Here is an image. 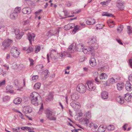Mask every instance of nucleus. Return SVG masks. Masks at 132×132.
Here are the masks:
<instances>
[{"label":"nucleus","mask_w":132,"mask_h":132,"mask_svg":"<svg viewBox=\"0 0 132 132\" xmlns=\"http://www.w3.org/2000/svg\"><path fill=\"white\" fill-rule=\"evenodd\" d=\"M83 120L85 122L87 126L88 127V124L89 122L88 119H87V118L84 119Z\"/></svg>","instance_id":"nucleus-50"},{"label":"nucleus","mask_w":132,"mask_h":132,"mask_svg":"<svg viewBox=\"0 0 132 132\" xmlns=\"http://www.w3.org/2000/svg\"><path fill=\"white\" fill-rule=\"evenodd\" d=\"M117 42L120 44L122 45L123 44L121 40L120 39H116Z\"/></svg>","instance_id":"nucleus-63"},{"label":"nucleus","mask_w":132,"mask_h":132,"mask_svg":"<svg viewBox=\"0 0 132 132\" xmlns=\"http://www.w3.org/2000/svg\"><path fill=\"white\" fill-rule=\"evenodd\" d=\"M22 11L24 14H29L31 11V8L28 7H24L22 9Z\"/></svg>","instance_id":"nucleus-15"},{"label":"nucleus","mask_w":132,"mask_h":132,"mask_svg":"<svg viewBox=\"0 0 132 132\" xmlns=\"http://www.w3.org/2000/svg\"><path fill=\"white\" fill-rule=\"evenodd\" d=\"M23 111L25 113H29L32 112V109L29 106L24 107L23 108Z\"/></svg>","instance_id":"nucleus-23"},{"label":"nucleus","mask_w":132,"mask_h":132,"mask_svg":"<svg viewBox=\"0 0 132 132\" xmlns=\"http://www.w3.org/2000/svg\"><path fill=\"white\" fill-rule=\"evenodd\" d=\"M10 99V97L8 96H6L3 98V101L4 102H7L9 101Z\"/></svg>","instance_id":"nucleus-33"},{"label":"nucleus","mask_w":132,"mask_h":132,"mask_svg":"<svg viewBox=\"0 0 132 132\" xmlns=\"http://www.w3.org/2000/svg\"><path fill=\"white\" fill-rule=\"evenodd\" d=\"M108 128L110 130H113L115 129V127L112 125H110L108 127Z\"/></svg>","instance_id":"nucleus-39"},{"label":"nucleus","mask_w":132,"mask_h":132,"mask_svg":"<svg viewBox=\"0 0 132 132\" xmlns=\"http://www.w3.org/2000/svg\"><path fill=\"white\" fill-rule=\"evenodd\" d=\"M10 53L12 56L15 58L18 57L20 54L19 48L14 46L12 47Z\"/></svg>","instance_id":"nucleus-3"},{"label":"nucleus","mask_w":132,"mask_h":132,"mask_svg":"<svg viewBox=\"0 0 132 132\" xmlns=\"http://www.w3.org/2000/svg\"><path fill=\"white\" fill-rule=\"evenodd\" d=\"M18 16L17 13L14 12H11L10 14V18L12 20H14L16 19Z\"/></svg>","instance_id":"nucleus-21"},{"label":"nucleus","mask_w":132,"mask_h":132,"mask_svg":"<svg viewBox=\"0 0 132 132\" xmlns=\"http://www.w3.org/2000/svg\"><path fill=\"white\" fill-rule=\"evenodd\" d=\"M128 79L129 81H132V74H131L129 76Z\"/></svg>","instance_id":"nucleus-59"},{"label":"nucleus","mask_w":132,"mask_h":132,"mask_svg":"<svg viewBox=\"0 0 132 132\" xmlns=\"http://www.w3.org/2000/svg\"><path fill=\"white\" fill-rule=\"evenodd\" d=\"M29 59L30 63V66H32L34 64V61L31 58H29Z\"/></svg>","instance_id":"nucleus-44"},{"label":"nucleus","mask_w":132,"mask_h":132,"mask_svg":"<svg viewBox=\"0 0 132 132\" xmlns=\"http://www.w3.org/2000/svg\"><path fill=\"white\" fill-rule=\"evenodd\" d=\"M117 87L118 90H122L124 86V84L123 83H119L117 84Z\"/></svg>","instance_id":"nucleus-24"},{"label":"nucleus","mask_w":132,"mask_h":132,"mask_svg":"<svg viewBox=\"0 0 132 132\" xmlns=\"http://www.w3.org/2000/svg\"><path fill=\"white\" fill-rule=\"evenodd\" d=\"M129 65L131 68H132V59L129 60Z\"/></svg>","instance_id":"nucleus-48"},{"label":"nucleus","mask_w":132,"mask_h":132,"mask_svg":"<svg viewBox=\"0 0 132 132\" xmlns=\"http://www.w3.org/2000/svg\"><path fill=\"white\" fill-rule=\"evenodd\" d=\"M60 28H58L55 31H54V33L55 34L58 35L59 32L60 31L59 29H60Z\"/></svg>","instance_id":"nucleus-52"},{"label":"nucleus","mask_w":132,"mask_h":132,"mask_svg":"<svg viewBox=\"0 0 132 132\" xmlns=\"http://www.w3.org/2000/svg\"><path fill=\"white\" fill-rule=\"evenodd\" d=\"M6 81L5 80H3L0 81V87L3 86L6 84Z\"/></svg>","instance_id":"nucleus-40"},{"label":"nucleus","mask_w":132,"mask_h":132,"mask_svg":"<svg viewBox=\"0 0 132 132\" xmlns=\"http://www.w3.org/2000/svg\"><path fill=\"white\" fill-rule=\"evenodd\" d=\"M6 90L7 93H9L10 94H14V91L12 89L13 88V86L9 85H7L6 87Z\"/></svg>","instance_id":"nucleus-14"},{"label":"nucleus","mask_w":132,"mask_h":132,"mask_svg":"<svg viewBox=\"0 0 132 132\" xmlns=\"http://www.w3.org/2000/svg\"><path fill=\"white\" fill-rule=\"evenodd\" d=\"M109 80L110 83H113L115 82L114 79L112 78L110 79Z\"/></svg>","instance_id":"nucleus-56"},{"label":"nucleus","mask_w":132,"mask_h":132,"mask_svg":"<svg viewBox=\"0 0 132 132\" xmlns=\"http://www.w3.org/2000/svg\"><path fill=\"white\" fill-rule=\"evenodd\" d=\"M21 11V8L20 7H17L15 8L14 11H13L14 12L18 14Z\"/></svg>","instance_id":"nucleus-35"},{"label":"nucleus","mask_w":132,"mask_h":132,"mask_svg":"<svg viewBox=\"0 0 132 132\" xmlns=\"http://www.w3.org/2000/svg\"><path fill=\"white\" fill-rule=\"evenodd\" d=\"M102 15L103 16H112V15L111 14H109L107 12H103Z\"/></svg>","instance_id":"nucleus-38"},{"label":"nucleus","mask_w":132,"mask_h":132,"mask_svg":"<svg viewBox=\"0 0 132 132\" xmlns=\"http://www.w3.org/2000/svg\"><path fill=\"white\" fill-rule=\"evenodd\" d=\"M71 106L75 109L77 110L79 109L81 106L79 103L76 101H73L70 103Z\"/></svg>","instance_id":"nucleus-7"},{"label":"nucleus","mask_w":132,"mask_h":132,"mask_svg":"<svg viewBox=\"0 0 132 132\" xmlns=\"http://www.w3.org/2000/svg\"><path fill=\"white\" fill-rule=\"evenodd\" d=\"M29 22V20H24L23 22V25H25L28 24Z\"/></svg>","instance_id":"nucleus-49"},{"label":"nucleus","mask_w":132,"mask_h":132,"mask_svg":"<svg viewBox=\"0 0 132 132\" xmlns=\"http://www.w3.org/2000/svg\"><path fill=\"white\" fill-rule=\"evenodd\" d=\"M131 96L128 93L125 95L124 98L127 102H129L131 101Z\"/></svg>","instance_id":"nucleus-25"},{"label":"nucleus","mask_w":132,"mask_h":132,"mask_svg":"<svg viewBox=\"0 0 132 132\" xmlns=\"http://www.w3.org/2000/svg\"><path fill=\"white\" fill-rule=\"evenodd\" d=\"M123 27L122 26H120L117 29L118 32L120 33L122 30Z\"/></svg>","instance_id":"nucleus-43"},{"label":"nucleus","mask_w":132,"mask_h":132,"mask_svg":"<svg viewBox=\"0 0 132 132\" xmlns=\"http://www.w3.org/2000/svg\"><path fill=\"white\" fill-rule=\"evenodd\" d=\"M39 95L36 92H34L31 93L30 98L31 103L32 104L35 106L38 105V97Z\"/></svg>","instance_id":"nucleus-2"},{"label":"nucleus","mask_w":132,"mask_h":132,"mask_svg":"<svg viewBox=\"0 0 132 132\" xmlns=\"http://www.w3.org/2000/svg\"><path fill=\"white\" fill-rule=\"evenodd\" d=\"M125 3L121 1H118L117 3V6L120 9H122L124 8Z\"/></svg>","instance_id":"nucleus-13"},{"label":"nucleus","mask_w":132,"mask_h":132,"mask_svg":"<svg viewBox=\"0 0 132 132\" xmlns=\"http://www.w3.org/2000/svg\"><path fill=\"white\" fill-rule=\"evenodd\" d=\"M94 124L93 123H90L89 125H88V127H93Z\"/></svg>","instance_id":"nucleus-62"},{"label":"nucleus","mask_w":132,"mask_h":132,"mask_svg":"<svg viewBox=\"0 0 132 132\" xmlns=\"http://www.w3.org/2000/svg\"><path fill=\"white\" fill-rule=\"evenodd\" d=\"M96 36H92L89 39V42L91 44H93L95 43L97 41V39Z\"/></svg>","instance_id":"nucleus-18"},{"label":"nucleus","mask_w":132,"mask_h":132,"mask_svg":"<svg viewBox=\"0 0 132 132\" xmlns=\"http://www.w3.org/2000/svg\"><path fill=\"white\" fill-rule=\"evenodd\" d=\"M63 12L64 13V16L65 17H63L61 16V15H60V16L61 18V19H64V18H65L67 17V16L68 15V11H67L64 10L63 11Z\"/></svg>","instance_id":"nucleus-37"},{"label":"nucleus","mask_w":132,"mask_h":132,"mask_svg":"<svg viewBox=\"0 0 132 132\" xmlns=\"http://www.w3.org/2000/svg\"><path fill=\"white\" fill-rule=\"evenodd\" d=\"M95 22V20L93 18L89 19L86 22V23L88 25H91L94 24Z\"/></svg>","instance_id":"nucleus-19"},{"label":"nucleus","mask_w":132,"mask_h":132,"mask_svg":"<svg viewBox=\"0 0 132 132\" xmlns=\"http://www.w3.org/2000/svg\"><path fill=\"white\" fill-rule=\"evenodd\" d=\"M22 99L19 98H16L14 101V103L16 104H20L21 102Z\"/></svg>","instance_id":"nucleus-30"},{"label":"nucleus","mask_w":132,"mask_h":132,"mask_svg":"<svg viewBox=\"0 0 132 132\" xmlns=\"http://www.w3.org/2000/svg\"><path fill=\"white\" fill-rule=\"evenodd\" d=\"M42 11V10L40 9L36 12H35V13L37 14H39L40 13V12Z\"/></svg>","instance_id":"nucleus-61"},{"label":"nucleus","mask_w":132,"mask_h":132,"mask_svg":"<svg viewBox=\"0 0 132 132\" xmlns=\"http://www.w3.org/2000/svg\"><path fill=\"white\" fill-rule=\"evenodd\" d=\"M103 25L102 24H98L96 25V28L97 29H100L102 28Z\"/></svg>","instance_id":"nucleus-45"},{"label":"nucleus","mask_w":132,"mask_h":132,"mask_svg":"<svg viewBox=\"0 0 132 132\" xmlns=\"http://www.w3.org/2000/svg\"><path fill=\"white\" fill-rule=\"evenodd\" d=\"M45 113L47 118H50V115H51L53 114V112L48 109H46L45 111Z\"/></svg>","instance_id":"nucleus-26"},{"label":"nucleus","mask_w":132,"mask_h":132,"mask_svg":"<svg viewBox=\"0 0 132 132\" xmlns=\"http://www.w3.org/2000/svg\"><path fill=\"white\" fill-rule=\"evenodd\" d=\"M12 42V40L10 39H6L3 42L2 45V49L5 50L9 48Z\"/></svg>","instance_id":"nucleus-4"},{"label":"nucleus","mask_w":132,"mask_h":132,"mask_svg":"<svg viewBox=\"0 0 132 132\" xmlns=\"http://www.w3.org/2000/svg\"><path fill=\"white\" fill-rule=\"evenodd\" d=\"M14 83L16 87L18 88V90H20V89L22 88V87L21 84L18 80H15L14 81Z\"/></svg>","instance_id":"nucleus-11"},{"label":"nucleus","mask_w":132,"mask_h":132,"mask_svg":"<svg viewBox=\"0 0 132 132\" xmlns=\"http://www.w3.org/2000/svg\"><path fill=\"white\" fill-rule=\"evenodd\" d=\"M84 45L83 44H79L78 45V47H77V48H78V49L79 50L80 49L81 51L82 50V51L84 53L91 55L93 56H94L95 53L94 48L93 47H84Z\"/></svg>","instance_id":"nucleus-1"},{"label":"nucleus","mask_w":132,"mask_h":132,"mask_svg":"<svg viewBox=\"0 0 132 132\" xmlns=\"http://www.w3.org/2000/svg\"><path fill=\"white\" fill-rule=\"evenodd\" d=\"M127 29L128 30V33L129 34L132 33V28L129 26H127Z\"/></svg>","instance_id":"nucleus-41"},{"label":"nucleus","mask_w":132,"mask_h":132,"mask_svg":"<svg viewBox=\"0 0 132 132\" xmlns=\"http://www.w3.org/2000/svg\"><path fill=\"white\" fill-rule=\"evenodd\" d=\"M48 118L51 120H55L56 119V118L55 117H50V118Z\"/></svg>","instance_id":"nucleus-58"},{"label":"nucleus","mask_w":132,"mask_h":132,"mask_svg":"<svg viewBox=\"0 0 132 132\" xmlns=\"http://www.w3.org/2000/svg\"><path fill=\"white\" fill-rule=\"evenodd\" d=\"M125 88L128 91H130L132 89V85L129 82H127L125 84Z\"/></svg>","instance_id":"nucleus-22"},{"label":"nucleus","mask_w":132,"mask_h":132,"mask_svg":"<svg viewBox=\"0 0 132 132\" xmlns=\"http://www.w3.org/2000/svg\"><path fill=\"white\" fill-rule=\"evenodd\" d=\"M116 99L117 102L120 104H123L124 103V101L123 98L120 96L117 97Z\"/></svg>","instance_id":"nucleus-28"},{"label":"nucleus","mask_w":132,"mask_h":132,"mask_svg":"<svg viewBox=\"0 0 132 132\" xmlns=\"http://www.w3.org/2000/svg\"><path fill=\"white\" fill-rule=\"evenodd\" d=\"M89 64L92 67H94L96 65V62L94 58H92L89 61Z\"/></svg>","instance_id":"nucleus-20"},{"label":"nucleus","mask_w":132,"mask_h":132,"mask_svg":"<svg viewBox=\"0 0 132 132\" xmlns=\"http://www.w3.org/2000/svg\"><path fill=\"white\" fill-rule=\"evenodd\" d=\"M35 34L32 33L31 34L29 33L28 35V38L30 44H31L32 41H34V38L35 37Z\"/></svg>","instance_id":"nucleus-12"},{"label":"nucleus","mask_w":132,"mask_h":132,"mask_svg":"<svg viewBox=\"0 0 132 132\" xmlns=\"http://www.w3.org/2000/svg\"><path fill=\"white\" fill-rule=\"evenodd\" d=\"M73 23H70L65 25L64 27V29L65 30H68L72 29L75 26Z\"/></svg>","instance_id":"nucleus-16"},{"label":"nucleus","mask_w":132,"mask_h":132,"mask_svg":"<svg viewBox=\"0 0 132 132\" xmlns=\"http://www.w3.org/2000/svg\"><path fill=\"white\" fill-rule=\"evenodd\" d=\"M12 66L13 68L14 69H16L18 68V65L15 63H13L12 64Z\"/></svg>","instance_id":"nucleus-54"},{"label":"nucleus","mask_w":132,"mask_h":132,"mask_svg":"<svg viewBox=\"0 0 132 132\" xmlns=\"http://www.w3.org/2000/svg\"><path fill=\"white\" fill-rule=\"evenodd\" d=\"M27 51L28 53H30L32 52L33 48L32 47H29L27 49Z\"/></svg>","instance_id":"nucleus-51"},{"label":"nucleus","mask_w":132,"mask_h":132,"mask_svg":"<svg viewBox=\"0 0 132 132\" xmlns=\"http://www.w3.org/2000/svg\"><path fill=\"white\" fill-rule=\"evenodd\" d=\"M57 54L58 57H55V59L58 58L59 56L61 57V58H63L66 55V54L65 52H62L61 53H57Z\"/></svg>","instance_id":"nucleus-32"},{"label":"nucleus","mask_w":132,"mask_h":132,"mask_svg":"<svg viewBox=\"0 0 132 132\" xmlns=\"http://www.w3.org/2000/svg\"><path fill=\"white\" fill-rule=\"evenodd\" d=\"M15 32L16 35V38L18 39H20L22 35L24 34L23 32H20L19 30L16 29L15 31Z\"/></svg>","instance_id":"nucleus-9"},{"label":"nucleus","mask_w":132,"mask_h":132,"mask_svg":"<svg viewBox=\"0 0 132 132\" xmlns=\"http://www.w3.org/2000/svg\"><path fill=\"white\" fill-rule=\"evenodd\" d=\"M79 48H77L76 46V44L74 43L72 44L69 46V49L72 50L73 52H76L77 51H81V50L78 49Z\"/></svg>","instance_id":"nucleus-8"},{"label":"nucleus","mask_w":132,"mask_h":132,"mask_svg":"<svg viewBox=\"0 0 132 132\" xmlns=\"http://www.w3.org/2000/svg\"><path fill=\"white\" fill-rule=\"evenodd\" d=\"M86 85L88 86V89L90 91L94 90L96 88L95 84L91 81H88L86 83Z\"/></svg>","instance_id":"nucleus-6"},{"label":"nucleus","mask_w":132,"mask_h":132,"mask_svg":"<svg viewBox=\"0 0 132 132\" xmlns=\"http://www.w3.org/2000/svg\"><path fill=\"white\" fill-rule=\"evenodd\" d=\"M40 49V47L39 46H36V49L35 50V52L36 53H37L38 52H39Z\"/></svg>","instance_id":"nucleus-47"},{"label":"nucleus","mask_w":132,"mask_h":132,"mask_svg":"<svg viewBox=\"0 0 132 132\" xmlns=\"http://www.w3.org/2000/svg\"><path fill=\"white\" fill-rule=\"evenodd\" d=\"M37 68H39L40 69H42L44 67V66L43 64H40L37 66Z\"/></svg>","instance_id":"nucleus-55"},{"label":"nucleus","mask_w":132,"mask_h":132,"mask_svg":"<svg viewBox=\"0 0 132 132\" xmlns=\"http://www.w3.org/2000/svg\"><path fill=\"white\" fill-rule=\"evenodd\" d=\"M5 26L3 25H0V29H2L3 31H5L4 29Z\"/></svg>","instance_id":"nucleus-57"},{"label":"nucleus","mask_w":132,"mask_h":132,"mask_svg":"<svg viewBox=\"0 0 132 132\" xmlns=\"http://www.w3.org/2000/svg\"><path fill=\"white\" fill-rule=\"evenodd\" d=\"M105 130L106 129L103 125L100 126L98 128V130L99 132H104Z\"/></svg>","instance_id":"nucleus-29"},{"label":"nucleus","mask_w":132,"mask_h":132,"mask_svg":"<svg viewBox=\"0 0 132 132\" xmlns=\"http://www.w3.org/2000/svg\"><path fill=\"white\" fill-rule=\"evenodd\" d=\"M41 86V84L40 83H37L34 85V87L36 89H39Z\"/></svg>","instance_id":"nucleus-34"},{"label":"nucleus","mask_w":132,"mask_h":132,"mask_svg":"<svg viewBox=\"0 0 132 132\" xmlns=\"http://www.w3.org/2000/svg\"><path fill=\"white\" fill-rule=\"evenodd\" d=\"M79 97V95L77 92L74 93L71 95V98L73 100H77Z\"/></svg>","instance_id":"nucleus-10"},{"label":"nucleus","mask_w":132,"mask_h":132,"mask_svg":"<svg viewBox=\"0 0 132 132\" xmlns=\"http://www.w3.org/2000/svg\"><path fill=\"white\" fill-rule=\"evenodd\" d=\"M84 116L87 118L90 119L91 117V112L89 111L86 112Z\"/></svg>","instance_id":"nucleus-31"},{"label":"nucleus","mask_w":132,"mask_h":132,"mask_svg":"<svg viewBox=\"0 0 132 132\" xmlns=\"http://www.w3.org/2000/svg\"><path fill=\"white\" fill-rule=\"evenodd\" d=\"M102 98L103 99L108 98V92L105 91L102 92L101 94Z\"/></svg>","instance_id":"nucleus-17"},{"label":"nucleus","mask_w":132,"mask_h":132,"mask_svg":"<svg viewBox=\"0 0 132 132\" xmlns=\"http://www.w3.org/2000/svg\"><path fill=\"white\" fill-rule=\"evenodd\" d=\"M108 78L107 75L104 73H102L100 75V79L103 80H105Z\"/></svg>","instance_id":"nucleus-27"},{"label":"nucleus","mask_w":132,"mask_h":132,"mask_svg":"<svg viewBox=\"0 0 132 132\" xmlns=\"http://www.w3.org/2000/svg\"><path fill=\"white\" fill-rule=\"evenodd\" d=\"M96 76H97L96 77L95 80V81L97 82H99V80H98L97 77H98L99 76L97 72H96L95 73Z\"/></svg>","instance_id":"nucleus-53"},{"label":"nucleus","mask_w":132,"mask_h":132,"mask_svg":"<svg viewBox=\"0 0 132 132\" xmlns=\"http://www.w3.org/2000/svg\"><path fill=\"white\" fill-rule=\"evenodd\" d=\"M77 30L76 29V28H74L73 29V30L72 31V33L73 34H75L77 31Z\"/></svg>","instance_id":"nucleus-64"},{"label":"nucleus","mask_w":132,"mask_h":132,"mask_svg":"<svg viewBox=\"0 0 132 132\" xmlns=\"http://www.w3.org/2000/svg\"><path fill=\"white\" fill-rule=\"evenodd\" d=\"M76 91L80 93H84L86 91V88L83 84L81 83L78 84L76 88Z\"/></svg>","instance_id":"nucleus-5"},{"label":"nucleus","mask_w":132,"mask_h":132,"mask_svg":"<svg viewBox=\"0 0 132 132\" xmlns=\"http://www.w3.org/2000/svg\"><path fill=\"white\" fill-rule=\"evenodd\" d=\"M18 113H20V114L19 115V117L22 119H24L23 115L20 112H18Z\"/></svg>","instance_id":"nucleus-60"},{"label":"nucleus","mask_w":132,"mask_h":132,"mask_svg":"<svg viewBox=\"0 0 132 132\" xmlns=\"http://www.w3.org/2000/svg\"><path fill=\"white\" fill-rule=\"evenodd\" d=\"M39 105H40V107L39 109V111L38 112V113L39 114H40L42 113L43 110V104L42 103H41Z\"/></svg>","instance_id":"nucleus-36"},{"label":"nucleus","mask_w":132,"mask_h":132,"mask_svg":"<svg viewBox=\"0 0 132 132\" xmlns=\"http://www.w3.org/2000/svg\"><path fill=\"white\" fill-rule=\"evenodd\" d=\"M38 78V76L37 75L33 76L32 78V80L34 81H36V80Z\"/></svg>","instance_id":"nucleus-46"},{"label":"nucleus","mask_w":132,"mask_h":132,"mask_svg":"<svg viewBox=\"0 0 132 132\" xmlns=\"http://www.w3.org/2000/svg\"><path fill=\"white\" fill-rule=\"evenodd\" d=\"M108 2L107 1L106 2H100V4H101L103 5V6H107L108 4Z\"/></svg>","instance_id":"nucleus-42"}]
</instances>
